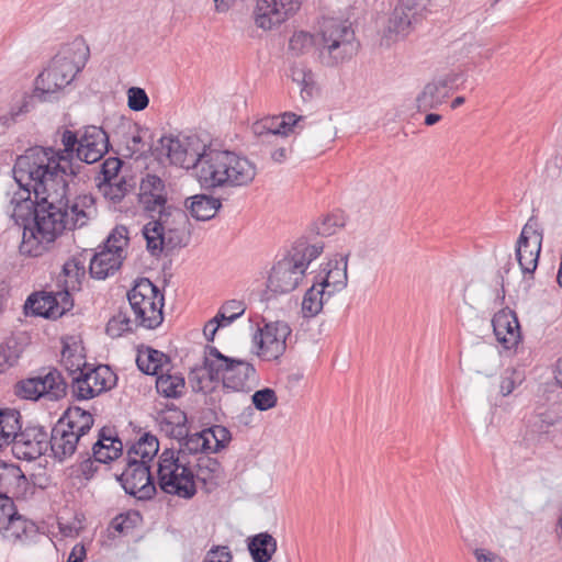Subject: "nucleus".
Wrapping results in <instances>:
<instances>
[{
  "mask_svg": "<svg viewBox=\"0 0 562 562\" xmlns=\"http://www.w3.org/2000/svg\"><path fill=\"white\" fill-rule=\"evenodd\" d=\"M198 453H212L211 440L206 437V434H204V429L200 432L180 438V447L176 456H181L182 460H187V456H195Z\"/></svg>",
  "mask_w": 562,
  "mask_h": 562,
  "instance_id": "nucleus-35",
  "label": "nucleus"
},
{
  "mask_svg": "<svg viewBox=\"0 0 562 562\" xmlns=\"http://www.w3.org/2000/svg\"><path fill=\"white\" fill-rule=\"evenodd\" d=\"M430 2L431 0H398L396 5L408 13L411 19L422 23V21L430 12Z\"/></svg>",
  "mask_w": 562,
  "mask_h": 562,
  "instance_id": "nucleus-43",
  "label": "nucleus"
},
{
  "mask_svg": "<svg viewBox=\"0 0 562 562\" xmlns=\"http://www.w3.org/2000/svg\"><path fill=\"white\" fill-rule=\"evenodd\" d=\"M142 520V516L137 510H131L115 516L110 526L119 533H127L134 529Z\"/></svg>",
  "mask_w": 562,
  "mask_h": 562,
  "instance_id": "nucleus-46",
  "label": "nucleus"
},
{
  "mask_svg": "<svg viewBox=\"0 0 562 562\" xmlns=\"http://www.w3.org/2000/svg\"><path fill=\"white\" fill-rule=\"evenodd\" d=\"M86 255L80 254L79 256H74L69 260H67L63 266V272L66 277V280L71 282L69 285L72 290L81 289V280L86 276Z\"/></svg>",
  "mask_w": 562,
  "mask_h": 562,
  "instance_id": "nucleus-37",
  "label": "nucleus"
},
{
  "mask_svg": "<svg viewBox=\"0 0 562 562\" xmlns=\"http://www.w3.org/2000/svg\"><path fill=\"white\" fill-rule=\"evenodd\" d=\"M543 229L535 217H530L521 229L516 245V259L527 281V276L532 279L538 267L542 248Z\"/></svg>",
  "mask_w": 562,
  "mask_h": 562,
  "instance_id": "nucleus-13",
  "label": "nucleus"
},
{
  "mask_svg": "<svg viewBox=\"0 0 562 562\" xmlns=\"http://www.w3.org/2000/svg\"><path fill=\"white\" fill-rule=\"evenodd\" d=\"M132 321L126 312L119 311L117 314L112 316L106 326L105 333L112 338L121 337L125 333H132Z\"/></svg>",
  "mask_w": 562,
  "mask_h": 562,
  "instance_id": "nucleus-42",
  "label": "nucleus"
},
{
  "mask_svg": "<svg viewBox=\"0 0 562 562\" xmlns=\"http://www.w3.org/2000/svg\"><path fill=\"white\" fill-rule=\"evenodd\" d=\"M69 285H71V282H69V280H65L64 290L54 293L56 299V304H54L55 319L61 317L74 307V299L71 295V291L74 290Z\"/></svg>",
  "mask_w": 562,
  "mask_h": 562,
  "instance_id": "nucleus-49",
  "label": "nucleus"
},
{
  "mask_svg": "<svg viewBox=\"0 0 562 562\" xmlns=\"http://www.w3.org/2000/svg\"><path fill=\"white\" fill-rule=\"evenodd\" d=\"M29 112V102L24 101L20 106H12L9 111L1 113L0 112V126L4 130L9 128L13 124L18 122V117L24 113Z\"/></svg>",
  "mask_w": 562,
  "mask_h": 562,
  "instance_id": "nucleus-57",
  "label": "nucleus"
},
{
  "mask_svg": "<svg viewBox=\"0 0 562 562\" xmlns=\"http://www.w3.org/2000/svg\"><path fill=\"white\" fill-rule=\"evenodd\" d=\"M169 217L156 218L143 227L146 248L154 257H159L164 250L172 251L187 246L183 234L176 228H167Z\"/></svg>",
  "mask_w": 562,
  "mask_h": 562,
  "instance_id": "nucleus-14",
  "label": "nucleus"
},
{
  "mask_svg": "<svg viewBox=\"0 0 562 562\" xmlns=\"http://www.w3.org/2000/svg\"><path fill=\"white\" fill-rule=\"evenodd\" d=\"M291 331L290 326L281 321L268 323L262 328H258L252 339L257 355L267 361L278 359L285 351V341Z\"/></svg>",
  "mask_w": 562,
  "mask_h": 562,
  "instance_id": "nucleus-15",
  "label": "nucleus"
},
{
  "mask_svg": "<svg viewBox=\"0 0 562 562\" xmlns=\"http://www.w3.org/2000/svg\"><path fill=\"white\" fill-rule=\"evenodd\" d=\"M319 35L318 58L327 67H335L350 59L360 47L351 26L337 21L325 24Z\"/></svg>",
  "mask_w": 562,
  "mask_h": 562,
  "instance_id": "nucleus-9",
  "label": "nucleus"
},
{
  "mask_svg": "<svg viewBox=\"0 0 562 562\" xmlns=\"http://www.w3.org/2000/svg\"><path fill=\"white\" fill-rule=\"evenodd\" d=\"M124 462L123 471L115 474L124 492L137 501H151L157 494V486L148 460H138L126 454Z\"/></svg>",
  "mask_w": 562,
  "mask_h": 562,
  "instance_id": "nucleus-12",
  "label": "nucleus"
},
{
  "mask_svg": "<svg viewBox=\"0 0 562 562\" xmlns=\"http://www.w3.org/2000/svg\"><path fill=\"white\" fill-rule=\"evenodd\" d=\"M93 380L94 385L99 386H116L117 375L108 364H98L97 367H88L87 371L81 370L77 376L72 378L71 386H81L85 383L86 386H91L89 381Z\"/></svg>",
  "mask_w": 562,
  "mask_h": 562,
  "instance_id": "nucleus-30",
  "label": "nucleus"
},
{
  "mask_svg": "<svg viewBox=\"0 0 562 562\" xmlns=\"http://www.w3.org/2000/svg\"><path fill=\"white\" fill-rule=\"evenodd\" d=\"M188 379L190 383L198 384L204 380L222 382V386H245L247 382L257 381L256 369L251 363L225 356L210 345L205 346L202 363L191 368Z\"/></svg>",
  "mask_w": 562,
  "mask_h": 562,
  "instance_id": "nucleus-4",
  "label": "nucleus"
},
{
  "mask_svg": "<svg viewBox=\"0 0 562 562\" xmlns=\"http://www.w3.org/2000/svg\"><path fill=\"white\" fill-rule=\"evenodd\" d=\"M168 414L169 415L165 414L161 417L162 422H165L167 425L186 426L188 420L187 414L180 407L172 409V412Z\"/></svg>",
  "mask_w": 562,
  "mask_h": 562,
  "instance_id": "nucleus-62",
  "label": "nucleus"
},
{
  "mask_svg": "<svg viewBox=\"0 0 562 562\" xmlns=\"http://www.w3.org/2000/svg\"><path fill=\"white\" fill-rule=\"evenodd\" d=\"M127 300L135 315L136 327L155 329L164 321L165 295L148 278L135 281L127 292Z\"/></svg>",
  "mask_w": 562,
  "mask_h": 562,
  "instance_id": "nucleus-8",
  "label": "nucleus"
},
{
  "mask_svg": "<svg viewBox=\"0 0 562 562\" xmlns=\"http://www.w3.org/2000/svg\"><path fill=\"white\" fill-rule=\"evenodd\" d=\"M304 380V374L300 369H291L289 371L282 372L279 376V383L286 384H297Z\"/></svg>",
  "mask_w": 562,
  "mask_h": 562,
  "instance_id": "nucleus-64",
  "label": "nucleus"
},
{
  "mask_svg": "<svg viewBox=\"0 0 562 562\" xmlns=\"http://www.w3.org/2000/svg\"><path fill=\"white\" fill-rule=\"evenodd\" d=\"M67 389H18L16 395L22 398L37 401L42 397L54 395L55 397L66 395Z\"/></svg>",
  "mask_w": 562,
  "mask_h": 562,
  "instance_id": "nucleus-55",
  "label": "nucleus"
},
{
  "mask_svg": "<svg viewBox=\"0 0 562 562\" xmlns=\"http://www.w3.org/2000/svg\"><path fill=\"white\" fill-rule=\"evenodd\" d=\"M306 117L294 112H283L279 116H266L252 123L251 131L262 142L271 143V138L289 136L305 127Z\"/></svg>",
  "mask_w": 562,
  "mask_h": 562,
  "instance_id": "nucleus-16",
  "label": "nucleus"
},
{
  "mask_svg": "<svg viewBox=\"0 0 562 562\" xmlns=\"http://www.w3.org/2000/svg\"><path fill=\"white\" fill-rule=\"evenodd\" d=\"M32 493V487L21 468L0 460V496L24 499Z\"/></svg>",
  "mask_w": 562,
  "mask_h": 562,
  "instance_id": "nucleus-18",
  "label": "nucleus"
},
{
  "mask_svg": "<svg viewBox=\"0 0 562 562\" xmlns=\"http://www.w3.org/2000/svg\"><path fill=\"white\" fill-rule=\"evenodd\" d=\"M60 362L65 367L67 378L55 367H44L26 380L18 381L14 386H26V384L31 386H71L72 378L77 376L81 370L87 371L89 367L82 357L76 353V349H72L67 342L63 345Z\"/></svg>",
  "mask_w": 562,
  "mask_h": 562,
  "instance_id": "nucleus-10",
  "label": "nucleus"
},
{
  "mask_svg": "<svg viewBox=\"0 0 562 562\" xmlns=\"http://www.w3.org/2000/svg\"><path fill=\"white\" fill-rule=\"evenodd\" d=\"M324 250V244L310 245L306 237L299 238L284 258L271 269L268 291L274 294L290 293L296 289L308 265Z\"/></svg>",
  "mask_w": 562,
  "mask_h": 562,
  "instance_id": "nucleus-6",
  "label": "nucleus"
},
{
  "mask_svg": "<svg viewBox=\"0 0 562 562\" xmlns=\"http://www.w3.org/2000/svg\"><path fill=\"white\" fill-rule=\"evenodd\" d=\"M15 497L0 496V532H3L19 513L14 505Z\"/></svg>",
  "mask_w": 562,
  "mask_h": 562,
  "instance_id": "nucleus-51",
  "label": "nucleus"
},
{
  "mask_svg": "<svg viewBox=\"0 0 562 562\" xmlns=\"http://www.w3.org/2000/svg\"><path fill=\"white\" fill-rule=\"evenodd\" d=\"M492 326L497 341L512 349L521 339L520 325L516 313L508 307L498 311L492 318Z\"/></svg>",
  "mask_w": 562,
  "mask_h": 562,
  "instance_id": "nucleus-19",
  "label": "nucleus"
},
{
  "mask_svg": "<svg viewBox=\"0 0 562 562\" xmlns=\"http://www.w3.org/2000/svg\"><path fill=\"white\" fill-rule=\"evenodd\" d=\"M3 536L14 541L30 543L38 537V528L35 522L25 519L19 514L3 531Z\"/></svg>",
  "mask_w": 562,
  "mask_h": 562,
  "instance_id": "nucleus-34",
  "label": "nucleus"
},
{
  "mask_svg": "<svg viewBox=\"0 0 562 562\" xmlns=\"http://www.w3.org/2000/svg\"><path fill=\"white\" fill-rule=\"evenodd\" d=\"M233 555L227 546H213L202 562H232Z\"/></svg>",
  "mask_w": 562,
  "mask_h": 562,
  "instance_id": "nucleus-60",
  "label": "nucleus"
},
{
  "mask_svg": "<svg viewBox=\"0 0 562 562\" xmlns=\"http://www.w3.org/2000/svg\"><path fill=\"white\" fill-rule=\"evenodd\" d=\"M302 3L303 0H258L255 9L256 24L263 30H271L295 14Z\"/></svg>",
  "mask_w": 562,
  "mask_h": 562,
  "instance_id": "nucleus-17",
  "label": "nucleus"
},
{
  "mask_svg": "<svg viewBox=\"0 0 562 562\" xmlns=\"http://www.w3.org/2000/svg\"><path fill=\"white\" fill-rule=\"evenodd\" d=\"M313 35L308 32H295L289 41V49L295 55H301L313 45Z\"/></svg>",
  "mask_w": 562,
  "mask_h": 562,
  "instance_id": "nucleus-54",
  "label": "nucleus"
},
{
  "mask_svg": "<svg viewBox=\"0 0 562 562\" xmlns=\"http://www.w3.org/2000/svg\"><path fill=\"white\" fill-rule=\"evenodd\" d=\"M136 364L140 372L156 376L155 386L164 381L165 371L172 369L171 359L160 350L142 346L136 356Z\"/></svg>",
  "mask_w": 562,
  "mask_h": 562,
  "instance_id": "nucleus-20",
  "label": "nucleus"
},
{
  "mask_svg": "<svg viewBox=\"0 0 562 562\" xmlns=\"http://www.w3.org/2000/svg\"><path fill=\"white\" fill-rule=\"evenodd\" d=\"M448 89L437 80L425 85L423 90L416 97V106L418 112H427L428 110L438 109L449 98Z\"/></svg>",
  "mask_w": 562,
  "mask_h": 562,
  "instance_id": "nucleus-28",
  "label": "nucleus"
},
{
  "mask_svg": "<svg viewBox=\"0 0 562 562\" xmlns=\"http://www.w3.org/2000/svg\"><path fill=\"white\" fill-rule=\"evenodd\" d=\"M159 451V441L156 436L145 432L135 443L127 449V456L138 460H148L150 463Z\"/></svg>",
  "mask_w": 562,
  "mask_h": 562,
  "instance_id": "nucleus-36",
  "label": "nucleus"
},
{
  "mask_svg": "<svg viewBox=\"0 0 562 562\" xmlns=\"http://www.w3.org/2000/svg\"><path fill=\"white\" fill-rule=\"evenodd\" d=\"M419 22L411 19L398 5L392 10L382 31V41L385 45L406 38Z\"/></svg>",
  "mask_w": 562,
  "mask_h": 562,
  "instance_id": "nucleus-22",
  "label": "nucleus"
},
{
  "mask_svg": "<svg viewBox=\"0 0 562 562\" xmlns=\"http://www.w3.org/2000/svg\"><path fill=\"white\" fill-rule=\"evenodd\" d=\"M239 317L240 313H233L227 315V313L220 308L217 314L209 321V327L213 326V324L218 325V327H225L234 323Z\"/></svg>",
  "mask_w": 562,
  "mask_h": 562,
  "instance_id": "nucleus-61",
  "label": "nucleus"
},
{
  "mask_svg": "<svg viewBox=\"0 0 562 562\" xmlns=\"http://www.w3.org/2000/svg\"><path fill=\"white\" fill-rule=\"evenodd\" d=\"M123 442L113 427L104 426L99 430L98 440L92 445L93 458L100 463H109L123 453Z\"/></svg>",
  "mask_w": 562,
  "mask_h": 562,
  "instance_id": "nucleus-23",
  "label": "nucleus"
},
{
  "mask_svg": "<svg viewBox=\"0 0 562 562\" xmlns=\"http://www.w3.org/2000/svg\"><path fill=\"white\" fill-rule=\"evenodd\" d=\"M198 473H195V482L199 480L206 484L209 480L220 477L222 474V464L216 458L209 454L200 456L195 464Z\"/></svg>",
  "mask_w": 562,
  "mask_h": 562,
  "instance_id": "nucleus-38",
  "label": "nucleus"
},
{
  "mask_svg": "<svg viewBox=\"0 0 562 562\" xmlns=\"http://www.w3.org/2000/svg\"><path fill=\"white\" fill-rule=\"evenodd\" d=\"M80 440L81 438L76 432L67 429L65 423L58 419L52 428L48 439L52 456L59 462L66 460L76 452Z\"/></svg>",
  "mask_w": 562,
  "mask_h": 562,
  "instance_id": "nucleus-21",
  "label": "nucleus"
},
{
  "mask_svg": "<svg viewBox=\"0 0 562 562\" xmlns=\"http://www.w3.org/2000/svg\"><path fill=\"white\" fill-rule=\"evenodd\" d=\"M63 148L33 146L19 156L13 166V177L22 192L11 200L13 217L23 227L19 251L23 256L40 257L47 245L65 229L67 215L66 191L69 178L80 172L79 162L99 161L111 146L85 140L80 131L65 128Z\"/></svg>",
  "mask_w": 562,
  "mask_h": 562,
  "instance_id": "nucleus-1",
  "label": "nucleus"
},
{
  "mask_svg": "<svg viewBox=\"0 0 562 562\" xmlns=\"http://www.w3.org/2000/svg\"><path fill=\"white\" fill-rule=\"evenodd\" d=\"M184 205L196 221H209L216 215L222 202L217 198L202 193L188 198Z\"/></svg>",
  "mask_w": 562,
  "mask_h": 562,
  "instance_id": "nucleus-29",
  "label": "nucleus"
},
{
  "mask_svg": "<svg viewBox=\"0 0 562 562\" xmlns=\"http://www.w3.org/2000/svg\"><path fill=\"white\" fill-rule=\"evenodd\" d=\"M110 390L111 389H72V396L76 401H87Z\"/></svg>",
  "mask_w": 562,
  "mask_h": 562,
  "instance_id": "nucleus-63",
  "label": "nucleus"
},
{
  "mask_svg": "<svg viewBox=\"0 0 562 562\" xmlns=\"http://www.w3.org/2000/svg\"><path fill=\"white\" fill-rule=\"evenodd\" d=\"M49 435L43 426L22 428L21 414L15 408L0 407V450L13 445V451L34 460L49 449Z\"/></svg>",
  "mask_w": 562,
  "mask_h": 562,
  "instance_id": "nucleus-5",
  "label": "nucleus"
},
{
  "mask_svg": "<svg viewBox=\"0 0 562 562\" xmlns=\"http://www.w3.org/2000/svg\"><path fill=\"white\" fill-rule=\"evenodd\" d=\"M562 423V417L553 420L550 418H541L539 422L535 423V427L538 434H539V440H554L555 435L553 434L554 430H551V427H555V425H559Z\"/></svg>",
  "mask_w": 562,
  "mask_h": 562,
  "instance_id": "nucleus-59",
  "label": "nucleus"
},
{
  "mask_svg": "<svg viewBox=\"0 0 562 562\" xmlns=\"http://www.w3.org/2000/svg\"><path fill=\"white\" fill-rule=\"evenodd\" d=\"M123 167V161L119 157H109L101 164V181L116 180L119 172Z\"/></svg>",
  "mask_w": 562,
  "mask_h": 562,
  "instance_id": "nucleus-56",
  "label": "nucleus"
},
{
  "mask_svg": "<svg viewBox=\"0 0 562 562\" xmlns=\"http://www.w3.org/2000/svg\"><path fill=\"white\" fill-rule=\"evenodd\" d=\"M155 151L158 160L166 158L170 165L194 168L201 188L206 191L247 186L257 173L255 164L247 157L211 148L196 134L162 135Z\"/></svg>",
  "mask_w": 562,
  "mask_h": 562,
  "instance_id": "nucleus-2",
  "label": "nucleus"
},
{
  "mask_svg": "<svg viewBox=\"0 0 562 562\" xmlns=\"http://www.w3.org/2000/svg\"><path fill=\"white\" fill-rule=\"evenodd\" d=\"M158 397L155 400V409L159 416L171 413L178 406L170 400H177L184 395L183 389H156Z\"/></svg>",
  "mask_w": 562,
  "mask_h": 562,
  "instance_id": "nucleus-40",
  "label": "nucleus"
},
{
  "mask_svg": "<svg viewBox=\"0 0 562 562\" xmlns=\"http://www.w3.org/2000/svg\"><path fill=\"white\" fill-rule=\"evenodd\" d=\"M137 200L145 215L151 221L156 220V215L157 218H162L176 214L179 217L187 218L184 211L168 204L166 183L157 175L147 173L142 178Z\"/></svg>",
  "mask_w": 562,
  "mask_h": 562,
  "instance_id": "nucleus-11",
  "label": "nucleus"
},
{
  "mask_svg": "<svg viewBox=\"0 0 562 562\" xmlns=\"http://www.w3.org/2000/svg\"><path fill=\"white\" fill-rule=\"evenodd\" d=\"M131 128L134 130L131 137L125 135L127 156L147 157V154L150 153L156 157L157 144L154 143V133L148 127H142L138 124L130 125Z\"/></svg>",
  "mask_w": 562,
  "mask_h": 562,
  "instance_id": "nucleus-24",
  "label": "nucleus"
},
{
  "mask_svg": "<svg viewBox=\"0 0 562 562\" xmlns=\"http://www.w3.org/2000/svg\"><path fill=\"white\" fill-rule=\"evenodd\" d=\"M121 265V255L103 248L91 257L89 273L93 279L104 280L114 274L115 271L120 269Z\"/></svg>",
  "mask_w": 562,
  "mask_h": 562,
  "instance_id": "nucleus-27",
  "label": "nucleus"
},
{
  "mask_svg": "<svg viewBox=\"0 0 562 562\" xmlns=\"http://www.w3.org/2000/svg\"><path fill=\"white\" fill-rule=\"evenodd\" d=\"M59 420L64 422L66 428L76 432L80 438L88 434L94 424L92 414L76 405L69 406Z\"/></svg>",
  "mask_w": 562,
  "mask_h": 562,
  "instance_id": "nucleus-32",
  "label": "nucleus"
},
{
  "mask_svg": "<svg viewBox=\"0 0 562 562\" xmlns=\"http://www.w3.org/2000/svg\"><path fill=\"white\" fill-rule=\"evenodd\" d=\"M254 407L260 412L273 408L278 397L273 389H258L251 396Z\"/></svg>",
  "mask_w": 562,
  "mask_h": 562,
  "instance_id": "nucleus-50",
  "label": "nucleus"
},
{
  "mask_svg": "<svg viewBox=\"0 0 562 562\" xmlns=\"http://www.w3.org/2000/svg\"><path fill=\"white\" fill-rule=\"evenodd\" d=\"M54 304H56L54 292H35L26 299L24 312L26 315L31 313L34 316L55 319Z\"/></svg>",
  "mask_w": 562,
  "mask_h": 562,
  "instance_id": "nucleus-33",
  "label": "nucleus"
},
{
  "mask_svg": "<svg viewBox=\"0 0 562 562\" xmlns=\"http://www.w3.org/2000/svg\"><path fill=\"white\" fill-rule=\"evenodd\" d=\"M127 105L132 111L139 112L149 104V98L145 89L140 87H131L127 89Z\"/></svg>",
  "mask_w": 562,
  "mask_h": 562,
  "instance_id": "nucleus-52",
  "label": "nucleus"
},
{
  "mask_svg": "<svg viewBox=\"0 0 562 562\" xmlns=\"http://www.w3.org/2000/svg\"><path fill=\"white\" fill-rule=\"evenodd\" d=\"M21 349L15 339H8L0 344V373L8 367H12L20 358Z\"/></svg>",
  "mask_w": 562,
  "mask_h": 562,
  "instance_id": "nucleus-47",
  "label": "nucleus"
},
{
  "mask_svg": "<svg viewBox=\"0 0 562 562\" xmlns=\"http://www.w3.org/2000/svg\"><path fill=\"white\" fill-rule=\"evenodd\" d=\"M85 454L86 457L72 468L77 476H82L85 480L89 481L95 475L99 467L95 464L97 460L93 458V453L89 454V452L86 451ZM98 463L100 462L98 461Z\"/></svg>",
  "mask_w": 562,
  "mask_h": 562,
  "instance_id": "nucleus-53",
  "label": "nucleus"
},
{
  "mask_svg": "<svg viewBox=\"0 0 562 562\" xmlns=\"http://www.w3.org/2000/svg\"><path fill=\"white\" fill-rule=\"evenodd\" d=\"M156 486L165 494L191 499L198 492L195 473L188 460L176 456L175 449H165L157 462Z\"/></svg>",
  "mask_w": 562,
  "mask_h": 562,
  "instance_id": "nucleus-7",
  "label": "nucleus"
},
{
  "mask_svg": "<svg viewBox=\"0 0 562 562\" xmlns=\"http://www.w3.org/2000/svg\"><path fill=\"white\" fill-rule=\"evenodd\" d=\"M348 258L349 255H336L324 265L322 273L317 274L318 280L326 282L336 290H344L348 283Z\"/></svg>",
  "mask_w": 562,
  "mask_h": 562,
  "instance_id": "nucleus-25",
  "label": "nucleus"
},
{
  "mask_svg": "<svg viewBox=\"0 0 562 562\" xmlns=\"http://www.w3.org/2000/svg\"><path fill=\"white\" fill-rule=\"evenodd\" d=\"M345 225L344 216L340 214H329L325 216L322 222L314 223L311 227L312 233H315L319 236H330L335 234L338 227H342Z\"/></svg>",
  "mask_w": 562,
  "mask_h": 562,
  "instance_id": "nucleus-45",
  "label": "nucleus"
},
{
  "mask_svg": "<svg viewBox=\"0 0 562 562\" xmlns=\"http://www.w3.org/2000/svg\"><path fill=\"white\" fill-rule=\"evenodd\" d=\"M90 56L89 46L76 38L65 45L49 65L35 78L32 99L50 101L57 92L68 86L86 66Z\"/></svg>",
  "mask_w": 562,
  "mask_h": 562,
  "instance_id": "nucleus-3",
  "label": "nucleus"
},
{
  "mask_svg": "<svg viewBox=\"0 0 562 562\" xmlns=\"http://www.w3.org/2000/svg\"><path fill=\"white\" fill-rule=\"evenodd\" d=\"M247 549L254 562H269L277 551V540L267 531L247 538Z\"/></svg>",
  "mask_w": 562,
  "mask_h": 562,
  "instance_id": "nucleus-31",
  "label": "nucleus"
},
{
  "mask_svg": "<svg viewBox=\"0 0 562 562\" xmlns=\"http://www.w3.org/2000/svg\"><path fill=\"white\" fill-rule=\"evenodd\" d=\"M98 188L106 200L117 204L130 192L131 186L125 178H120L117 181H100Z\"/></svg>",
  "mask_w": 562,
  "mask_h": 562,
  "instance_id": "nucleus-39",
  "label": "nucleus"
},
{
  "mask_svg": "<svg viewBox=\"0 0 562 562\" xmlns=\"http://www.w3.org/2000/svg\"><path fill=\"white\" fill-rule=\"evenodd\" d=\"M80 131V135L85 137V140L89 139L97 144H104V146H111L108 133L101 127L95 125L85 126Z\"/></svg>",
  "mask_w": 562,
  "mask_h": 562,
  "instance_id": "nucleus-58",
  "label": "nucleus"
},
{
  "mask_svg": "<svg viewBox=\"0 0 562 562\" xmlns=\"http://www.w3.org/2000/svg\"><path fill=\"white\" fill-rule=\"evenodd\" d=\"M321 292L317 291V284L312 286L305 292L302 301V313L305 318L316 316L324 306Z\"/></svg>",
  "mask_w": 562,
  "mask_h": 562,
  "instance_id": "nucleus-41",
  "label": "nucleus"
},
{
  "mask_svg": "<svg viewBox=\"0 0 562 562\" xmlns=\"http://www.w3.org/2000/svg\"><path fill=\"white\" fill-rule=\"evenodd\" d=\"M128 229L124 225H116L104 241V248L121 255L123 248L128 244Z\"/></svg>",
  "mask_w": 562,
  "mask_h": 562,
  "instance_id": "nucleus-44",
  "label": "nucleus"
},
{
  "mask_svg": "<svg viewBox=\"0 0 562 562\" xmlns=\"http://www.w3.org/2000/svg\"><path fill=\"white\" fill-rule=\"evenodd\" d=\"M204 434H206L207 438H213L215 440V445L212 446V453H217L232 440V434L225 426L214 425L212 427L205 428Z\"/></svg>",
  "mask_w": 562,
  "mask_h": 562,
  "instance_id": "nucleus-48",
  "label": "nucleus"
},
{
  "mask_svg": "<svg viewBox=\"0 0 562 562\" xmlns=\"http://www.w3.org/2000/svg\"><path fill=\"white\" fill-rule=\"evenodd\" d=\"M68 190L66 191V193ZM67 200V206H64L65 211L70 209V212L72 214L74 220V227H83L89 220L97 216V207H95V198L91 193L87 194H80L76 196L71 205H69V200L66 196ZM68 214V212H66ZM68 215L64 218V225L66 226V218Z\"/></svg>",
  "mask_w": 562,
  "mask_h": 562,
  "instance_id": "nucleus-26",
  "label": "nucleus"
}]
</instances>
